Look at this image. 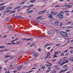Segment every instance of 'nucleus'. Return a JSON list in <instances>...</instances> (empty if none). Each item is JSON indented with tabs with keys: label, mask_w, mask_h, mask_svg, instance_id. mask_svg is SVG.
<instances>
[{
	"label": "nucleus",
	"mask_w": 73,
	"mask_h": 73,
	"mask_svg": "<svg viewBox=\"0 0 73 73\" xmlns=\"http://www.w3.org/2000/svg\"><path fill=\"white\" fill-rule=\"evenodd\" d=\"M60 35L62 36L63 37L66 38L68 37V34L65 31H61L60 32Z\"/></svg>",
	"instance_id": "nucleus-1"
},
{
	"label": "nucleus",
	"mask_w": 73,
	"mask_h": 73,
	"mask_svg": "<svg viewBox=\"0 0 73 73\" xmlns=\"http://www.w3.org/2000/svg\"><path fill=\"white\" fill-rule=\"evenodd\" d=\"M64 12H63V11H61L60 12V13L58 14L57 16H63L64 15L62 14H64Z\"/></svg>",
	"instance_id": "nucleus-2"
},
{
	"label": "nucleus",
	"mask_w": 73,
	"mask_h": 73,
	"mask_svg": "<svg viewBox=\"0 0 73 73\" xmlns=\"http://www.w3.org/2000/svg\"><path fill=\"white\" fill-rule=\"evenodd\" d=\"M53 33V31L52 30H49L47 32L48 35H50L51 34H52Z\"/></svg>",
	"instance_id": "nucleus-3"
},
{
	"label": "nucleus",
	"mask_w": 73,
	"mask_h": 73,
	"mask_svg": "<svg viewBox=\"0 0 73 73\" xmlns=\"http://www.w3.org/2000/svg\"><path fill=\"white\" fill-rule=\"evenodd\" d=\"M46 11V10L41 11L39 12L38 13V14L39 15H40V14H42V13H45V12Z\"/></svg>",
	"instance_id": "nucleus-4"
},
{
	"label": "nucleus",
	"mask_w": 73,
	"mask_h": 73,
	"mask_svg": "<svg viewBox=\"0 0 73 73\" xmlns=\"http://www.w3.org/2000/svg\"><path fill=\"white\" fill-rule=\"evenodd\" d=\"M47 15L48 16V18H50L51 19H52L53 18V17H52V15H50L49 14H47Z\"/></svg>",
	"instance_id": "nucleus-5"
},
{
	"label": "nucleus",
	"mask_w": 73,
	"mask_h": 73,
	"mask_svg": "<svg viewBox=\"0 0 73 73\" xmlns=\"http://www.w3.org/2000/svg\"><path fill=\"white\" fill-rule=\"evenodd\" d=\"M69 62V61L68 60H67L65 61V62H63L62 64H60L61 66H62L63 65H64L65 64H66V63H67Z\"/></svg>",
	"instance_id": "nucleus-6"
},
{
	"label": "nucleus",
	"mask_w": 73,
	"mask_h": 73,
	"mask_svg": "<svg viewBox=\"0 0 73 73\" xmlns=\"http://www.w3.org/2000/svg\"><path fill=\"white\" fill-rule=\"evenodd\" d=\"M52 45L51 44H46V45H44V48H46V47H47V46H49V45Z\"/></svg>",
	"instance_id": "nucleus-7"
},
{
	"label": "nucleus",
	"mask_w": 73,
	"mask_h": 73,
	"mask_svg": "<svg viewBox=\"0 0 73 73\" xmlns=\"http://www.w3.org/2000/svg\"><path fill=\"white\" fill-rule=\"evenodd\" d=\"M63 60L62 59H61L59 60L58 62V64H60V65H61V63H62V61Z\"/></svg>",
	"instance_id": "nucleus-8"
},
{
	"label": "nucleus",
	"mask_w": 73,
	"mask_h": 73,
	"mask_svg": "<svg viewBox=\"0 0 73 73\" xmlns=\"http://www.w3.org/2000/svg\"><path fill=\"white\" fill-rule=\"evenodd\" d=\"M63 62H64V61H66L68 60V59H67V58L66 57H64L63 58Z\"/></svg>",
	"instance_id": "nucleus-9"
},
{
	"label": "nucleus",
	"mask_w": 73,
	"mask_h": 73,
	"mask_svg": "<svg viewBox=\"0 0 73 73\" xmlns=\"http://www.w3.org/2000/svg\"><path fill=\"white\" fill-rule=\"evenodd\" d=\"M16 18L17 19H24V18L23 17H22L20 16H17L16 17Z\"/></svg>",
	"instance_id": "nucleus-10"
},
{
	"label": "nucleus",
	"mask_w": 73,
	"mask_h": 73,
	"mask_svg": "<svg viewBox=\"0 0 73 73\" xmlns=\"http://www.w3.org/2000/svg\"><path fill=\"white\" fill-rule=\"evenodd\" d=\"M23 65H21V66H19L18 68V70H21V68H23Z\"/></svg>",
	"instance_id": "nucleus-11"
},
{
	"label": "nucleus",
	"mask_w": 73,
	"mask_h": 73,
	"mask_svg": "<svg viewBox=\"0 0 73 73\" xmlns=\"http://www.w3.org/2000/svg\"><path fill=\"white\" fill-rule=\"evenodd\" d=\"M4 7H5V6L1 7V8H0V11H1V10L4 9H5V8Z\"/></svg>",
	"instance_id": "nucleus-12"
},
{
	"label": "nucleus",
	"mask_w": 73,
	"mask_h": 73,
	"mask_svg": "<svg viewBox=\"0 0 73 73\" xmlns=\"http://www.w3.org/2000/svg\"><path fill=\"white\" fill-rule=\"evenodd\" d=\"M69 60H70L71 61H73V57H70L68 58Z\"/></svg>",
	"instance_id": "nucleus-13"
},
{
	"label": "nucleus",
	"mask_w": 73,
	"mask_h": 73,
	"mask_svg": "<svg viewBox=\"0 0 73 73\" xmlns=\"http://www.w3.org/2000/svg\"><path fill=\"white\" fill-rule=\"evenodd\" d=\"M10 10H6L4 12V13H8L9 12H10Z\"/></svg>",
	"instance_id": "nucleus-14"
},
{
	"label": "nucleus",
	"mask_w": 73,
	"mask_h": 73,
	"mask_svg": "<svg viewBox=\"0 0 73 73\" xmlns=\"http://www.w3.org/2000/svg\"><path fill=\"white\" fill-rule=\"evenodd\" d=\"M12 9V7L11 6L8 7L7 8V9H8V10H9V9Z\"/></svg>",
	"instance_id": "nucleus-15"
},
{
	"label": "nucleus",
	"mask_w": 73,
	"mask_h": 73,
	"mask_svg": "<svg viewBox=\"0 0 73 73\" xmlns=\"http://www.w3.org/2000/svg\"><path fill=\"white\" fill-rule=\"evenodd\" d=\"M45 69V66H42L40 68V69H41V70H43V69Z\"/></svg>",
	"instance_id": "nucleus-16"
},
{
	"label": "nucleus",
	"mask_w": 73,
	"mask_h": 73,
	"mask_svg": "<svg viewBox=\"0 0 73 73\" xmlns=\"http://www.w3.org/2000/svg\"><path fill=\"white\" fill-rule=\"evenodd\" d=\"M54 23L55 24H59V21H56Z\"/></svg>",
	"instance_id": "nucleus-17"
},
{
	"label": "nucleus",
	"mask_w": 73,
	"mask_h": 73,
	"mask_svg": "<svg viewBox=\"0 0 73 73\" xmlns=\"http://www.w3.org/2000/svg\"><path fill=\"white\" fill-rule=\"evenodd\" d=\"M66 6L68 8H71V7H72V5H66Z\"/></svg>",
	"instance_id": "nucleus-18"
},
{
	"label": "nucleus",
	"mask_w": 73,
	"mask_h": 73,
	"mask_svg": "<svg viewBox=\"0 0 73 73\" xmlns=\"http://www.w3.org/2000/svg\"><path fill=\"white\" fill-rule=\"evenodd\" d=\"M33 12V10H30L28 11L27 12L28 13H32Z\"/></svg>",
	"instance_id": "nucleus-19"
},
{
	"label": "nucleus",
	"mask_w": 73,
	"mask_h": 73,
	"mask_svg": "<svg viewBox=\"0 0 73 73\" xmlns=\"http://www.w3.org/2000/svg\"><path fill=\"white\" fill-rule=\"evenodd\" d=\"M62 25H63L62 23V22L60 23L59 24L60 27H62Z\"/></svg>",
	"instance_id": "nucleus-20"
},
{
	"label": "nucleus",
	"mask_w": 73,
	"mask_h": 73,
	"mask_svg": "<svg viewBox=\"0 0 73 73\" xmlns=\"http://www.w3.org/2000/svg\"><path fill=\"white\" fill-rule=\"evenodd\" d=\"M33 56H35V57H37V56H38V55L37 54H33Z\"/></svg>",
	"instance_id": "nucleus-21"
},
{
	"label": "nucleus",
	"mask_w": 73,
	"mask_h": 73,
	"mask_svg": "<svg viewBox=\"0 0 73 73\" xmlns=\"http://www.w3.org/2000/svg\"><path fill=\"white\" fill-rule=\"evenodd\" d=\"M15 12L16 11H12L10 13V14H12V13H15Z\"/></svg>",
	"instance_id": "nucleus-22"
},
{
	"label": "nucleus",
	"mask_w": 73,
	"mask_h": 73,
	"mask_svg": "<svg viewBox=\"0 0 73 73\" xmlns=\"http://www.w3.org/2000/svg\"><path fill=\"white\" fill-rule=\"evenodd\" d=\"M48 64H48L47 66H52V64L48 62Z\"/></svg>",
	"instance_id": "nucleus-23"
},
{
	"label": "nucleus",
	"mask_w": 73,
	"mask_h": 73,
	"mask_svg": "<svg viewBox=\"0 0 73 73\" xmlns=\"http://www.w3.org/2000/svg\"><path fill=\"white\" fill-rule=\"evenodd\" d=\"M52 73H56L57 71H56L55 70H54L52 71Z\"/></svg>",
	"instance_id": "nucleus-24"
},
{
	"label": "nucleus",
	"mask_w": 73,
	"mask_h": 73,
	"mask_svg": "<svg viewBox=\"0 0 73 73\" xmlns=\"http://www.w3.org/2000/svg\"><path fill=\"white\" fill-rule=\"evenodd\" d=\"M34 6V5H30L28 7V8H31V7H32Z\"/></svg>",
	"instance_id": "nucleus-25"
},
{
	"label": "nucleus",
	"mask_w": 73,
	"mask_h": 73,
	"mask_svg": "<svg viewBox=\"0 0 73 73\" xmlns=\"http://www.w3.org/2000/svg\"><path fill=\"white\" fill-rule=\"evenodd\" d=\"M72 23V21L70 22V21H68L67 23V24H71Z\"/></svg>",
	"instance_id": "nucleus-26"
},
{
	"label": "nucleus",
	"mask_w": 73,
	"mask_h": 73,
	"mask_svg": "<svg viewBox=\"0 0 73 73\" xmlns=\"http://www.w3.org/2000/svg\"><path fill=\"white\" fill-rule=\"evenodd\" d=\"M54 31H56V32H57V33H58V32L59 31H58V29H55Z\"/></svg>",
	"instance_id": "nucleus-27"
},
{
	"label": "nucleus",
	"mask_w": 73,
	"mask_h": 73,
	"mask_svg": "<svg viewBox=\"0 0 73 73\" xmlns=\"http://www.w3.org/2000/svg\"><path fill=\"white\" fill-rule=\"evenodd\" d=\"M62 72H63V73H64V70H62L60 71L59 73H61Z\"/></svg>",
	"instance_id": "nucleus-28"
},
{
	"label": "nucleus",
	"mask_w": 73,
	"mask_h": 73,
	"mask_svg": "<svg viewBox=\"0 0 73 73\" xmlns=\"http://www.w3.org/2000/svg\"><path fill=\"white\" fill-rule=\"evenodd\" d=\"M11 57V56L10 55H8V56H5V58H7V57Z\"/></svg>",
	"instance_id": "nucleus-29"
},
{
	"label": "nucleus",
	"mask_w": 73,
	"mask_h": 73,
	"mask_svg": "<svg viewBox=\"0 0 73 73\" xmlns=\"http://www.w3.org/2000/svg\"><path fill=\"white\" fill-rule=\"evenodd\" d=\"M36 0H34L33 1H30V3H33V2H35V1H36Z\"/></svg>",
	"instance_id": "nucleus-30"
},
{
	"label": "nucleus",
	"mask_w": 73,
	"mask_h": 73,
	"mask_svg": "<svg viewBox=\"0 0 73 73\" xmlns=\"http://www.w3.org/2000/svg\"><path fill=\"white\" fill-rule=\"evenodd\" d=\"M58 52H55L54 54H55V55H57V54H58Z\"/></svg>",
	"instance_id": "nucleus-31"
},
{
	"label": "nucleus",
	"mask_w": 73,
	"mask_h": 73,
	"mask_svg": "<svg viewBox=\"0 0 73 73\" xmlns=\"http://www.w3.org/2000/svg\"><path fill=\"white\" fill-rule=\"evenodd\" d=\"M42 17H41V16H40L38 17L37 18V19H41Z\"/></svg>",
	"instance_id": "nucleus-32"
},
{
	"label": "nucleus",
	"mask_w": 73,
	"mask_h": 73,
	"mask_svg": "<svg viewBox=\"0 0 73 73\" xmlns=\"http://www.w3.org/2000/svg\"><path fill=\"white\" fill-rule=\"evenodd\" d=\"M9 28H12V26L11 25H9Z\"/></svg>",
	"instance_id": "nucleus-33"
},
{
	"label": "nucleus",
	"mask_w": 73,
	"mask_h": 73,
	"mask_svg": "<svg viewBox=\"0 0 73 73\" xmlns=\"http://www.w3.org/2000/svg\"><path fill=\"white\" fill-rule=\"evenodd\" d=\"M5 46H0V48H5Z\"/></svg>",
	"instance_id": "nucleus-34"
},
{
	"label": "nucleus",
	"mask_w": 73,
	"mask_h": 73,
	"mask_svg": "<svg viewBox=\"0 0 73 73\" xmlns=\"http://www.w3.org/2000/svg\"><path fill=\"white\" fill-rule=\"evenodd\" d=\"M68 69H65L64 70H63V72H66V71H67Z\"/></svg>",
	"instance_id": "nucleus-35"
},
{
	"label": "nucleus",
	"mask_w": 73,
	"mask_h": 73,
	"mask_svg": "<svg viewBox=\"0 0 73 73\" xmlns=\"http://www.w3.org/2000/svg\"><path fill=\"white\" fill-rule=\"evenodd\" d=\"M53 56H54V57L53 58H55V57H58V56H57V55H53Z\"/></svg>",
	"instance_id": "nucleus-36"
},
{
	"label": "nucleus",
	"mask_w": 73,
	"mask_h": 73,
	"mask_svg": "<svg viewBox=\"0 0 73 73\" xmlns=\"http://www.w3.org/2000/svg\"><path fill=\"white\" fill-rule=\"evenodd\" d=\"M55 69H57L58 70H60V68L58 67L56 68Z\"/></svg>",
	"instance_id": "nucleus-37"
},
{
	"label": "nucleus",
	"mask_w": 73,
	"mask_h": 73,
	"mask_svg": "<svg viewBox=\"0 0 73 73\" xmlns=\"http://www.w3.org/2000/svg\"><path fill=\"white\" fill-rule=\"evenodd\" d=\"M26 2V1H24L23 2L21 3V4H24Z\"/></svg>",
	"instance_id": "nucleus-38"
},
{
	"label": "nucleus",
	"mask_w": 73,
	"mask_h": 73,
	"mask_svg": "<svg viewBox=\"0 0 73 73\" xmlns=\"http://www.w3.org/2000/svg\"><path fill=\"white\" fill-rule=\"evenodd\" d=\"M54 11L52 12V11L51 13V15H53V14H54Z\"/></svg>",
	"instance_id": "nucleus-39"
},
{
	"label": "nucleus",
	"mask_w": 73,
	"mask_h": 73,
	"mask_svg": "<svg viewBox=\"0 0 73 73\" xmlns=\"http://www.w3.org/2000/svg\"><path fill=\"white\" fill-rule=\"evenodd\" d=\"M60 44H56V46H60Z\"/></svg>",
	"instance_id": "nucleus-40"
},
{
	"label": "nucleus",
	"mask_w": 73,
	"mask_h": 73,
	"mask_svg": "<svg viewBox=\"0 0 73 73\" xmlns=\"http://www.w3.org/2000/svg\"><path fill=\"white\" fill-rule=\"evenodd\" d=\"M64 53L68 52V49H67V50H65V51H64Z\"/></svg>",
	"instance_id": "nucleus-41"
},
{
	"label": "nucleus",
	"mask_w": 73,
	"mask_h": 73,
	"mask_svg": "<svg viewBox=\"0 0 73 73\" xmlns=\"http://www.w3.org/2000/svg\"><path fill=\"white\" fill-rule=\"evenodd\" d=\"M7 45H11V43H7Z\"/></svg>",
	"instance_id": "nucleus-42"
},
{
	"label": "nucleus",
	"mask_w": 73,
	"mask_h": 73,
	"mask_svg": "<svg viewBox=\"0 0 73 73\" xmlns=\"http://www.w3.org/2000/svg\"><path fill=\"white\" fill-rule=\"evenodd\" d=\"M35 44L33 43L32 44L30 45V46H34L35 45Z\"/></svg>",
	"instance_id": "nucleus-43"
},
{
	"label": "nucleus",
	"mask_w": 73,
	"mask_h": 73,
	"mask_svg": "<svg viewBox=\"0 0 73 73\" xmlns=\"http://www.w3.org/2000/svg\"><path fill=\"white\" fill-rule=\"evenodd\" d=\"M50 52H48L47 53V56H49V55H50Z\"/></svg>",
	"instance_id": "nucleus-44"
},
{
	"label": "nucleus",
	"mask_w": 73,
	"mask_h": 73,
	"mask_svg": "<svg viewBox=\"0 0 73 73\" xmlns=\"http://www.w3.org/2000/svg\"><path fill=\"white\" fill-rule=\"evenodd\" d=\"M38 52H41V49L39 48L38 49Z\"/></svg>",
	"instance_id": "nucleus-45"
},
{
	"label": "nucleus",
	"mask_w": 73,
	"mask_h": 73,
	"mask_svg": "<svg viewBox=\"0 0 73 73\" xmlns=\"http://www.w3.org/2000/svg\"><path fill=\"white\" fill-rule=\"evenodd\" d=\"M66 16H69V13H66Z\"/></svg>",
	"instance_id": "nucleus-46"
},
{
	"label": "nucleus",
	"mask_w": 73,
	"mask_h": 73,
	"mask_svg": "<svg viewBox=\"0 0 73 73\" xmlns=\"http://www.w3.org/2000/svg\"><path fill=\"white\" fill-rule=\"evenodd\" d=\"M73 27L72 26H69L68 27H67V28H72Z\"/></svg>",
	"instance_id": "nucleus-47"
},
{
	"label": "nucleus",
	"mask_w": 73,
	"mask_h": 73,
	"mask_svg": "<svg viewBox=\"0 0 73 73\" xmlns=\"http://www.w3.org/2000/svg\"><path fill=\"white\" fill-rule=\"evenodd\" d=\"M19 43H20V42L18 41V42H17L16 44H19Z\"/></svg>",
	"instance_id": "nucleus-48"
},
{
	"label": "nucleus",
	"mask_w": 73,
	"mask_h": 73,
	"mask_svg": "<svg viewBox=\"0 0 73 73\" xmlns=\"http://www.w3.org/2000/svg\"><path fill=\"white\" fill-rule=\"evenodd\" d=\"M66 31L67 32H70V30H66Z\"/></svg>",
	"instance_id": "nucleus-49"
},
{
	"label": "nucleus",
	"mask_w": 73,
	"mask_h": 73,
	"mask_svg": "<svg viewBox=\"0 0 73 73\" xmlns=\"http://www.w3.org/2000/svg\"><path fill=\"white\" fill-rule=\"evenodd\" d=\"M5 73H10V71H7V72H5Z\"/></svg>",
	"instance_id": "nucleus-50"
},
{
	"label": "nucleus",
	"mask_w": 73,
	"mask_h": 73,
	"mask_svg": "<svg viewBox=\"0 0 73 73\" xmlns=\"http://www.w3.org/2000/svg\"><path fill=\"white\" fill-rule=\"evenodd\" d=\"M47 49H48V50H49V49H50V47H47Z\"/></svg>",
	"instance_id": "nucleus-51"
},
{
	"label": "nucleus",
	"mask_w": 73,
	"mask_h": 73,
	"mask_svg": "<svg viewBox=\"0 0 73 73\" xmlns=\"http://www.w3.org/2000/svg\"><path fill=\"white\" fill-rule=\"evenodd\" d=\"M50 70H47L46 72V73H48V72H49L50 71Z\"/></svg>",
	"instance_id": "nucleus-52"
},
{
	"label": "nucleus",
	"mask_w": 73,
	"mask_h": 73,
	"mask_svg": "<svg viewBox=\"0 0 73 73\" xmlns=\"http://www.w3.org/2000/svg\"><path fill=\"white\" fill-rule=\"evenodd\" d=\"M73 50L70 51V53H73Z\"/></svg>",
	"instance_id": "nucleus-53"
},
{
	"label": "nucleus",
	"mask_w": 73,
	"mask_h": 73,
	"mask_svg": "<svg viewBox=\"0 0 73 73\" xmlns=\"http://www.w3.org/2000/svg\"><path fill=\"white\" fill-rule=\"evenodd\" d=\"M49 57V56L48 55H47L46 56V58H45V60H46L47 58H48Z\"/></svg>",
	"instance_id": "nucleus-54"
},
{
	"label": "nucleus",
	"mask_w": 73,
	"mask_h": 73,
	"mask_svg": "<svg viewBox=\"0 0 73 73\" xmlns=\"http://www.w3.org/2000/svg\"><path fill=\"white\" fill-rule=\"evenodd\" d=\"M69 53H66L65 54V55H66V56H68L69 55Z\"/></svg>",
	"instance_id": "nucleus-55"
},
{
	"label": "nucleus",
	"mask_w": 73,
	"mask_h": 73,
	"mask_svg": "<svg viewBox=\"0 0 73 73\" xmlns=\"http://www.w3.org/2000/svg\"><path fill=\"white\" fill-rule=\"evenodd\" d=\"M59 7V5H56L55 6V7L56 8H57V7Z\"/></svg>",
	"instance_id": "nucleus-56"
},
{
	"label": "nucleus",
	"mask_w": 73,
	"mask_h": 73,
	"mask_svg": "<svg viewBox=\"0 0 73 73\" xmlns=\"http://www.w3.org/2000/svg\"><path fill=\"white\" fill-rule=\"evenodd\" d=\"M56 61V59H54L52 60V61H53V62Z\"/></svg>",
	"instance_id": "nucleus-57"
},
{
	"label": "nucleus",
	"mask_w": 73,
	"mask_h": 73,
	"mask_svg": "<svg viewBox=\"0 0 73 73\" xmlns=\"http://www.w3.org/2000/svg\"><path fill=\"white\" fill-rule=\"evenodd\" d=\"M15 58V57H14L13 56H12L11 58V59H13V58Z\"/></svg>",
	"instance_id": "nucleus-58"
},
{
	"label": "nucleus",
	"mask_w": 73,
	"mask_h": 73,
	"mask_svg": "<svg viewBox=\"0 0 73 73\" xmlns=\"http://www.w3.org/2000/svg\"><path fill=\"white\" fill-rule=\"evenodd\" d=\"M50 68H51V67H48V69H50Z\"/></svg>",
	"instance_id": "nucleus-59"
},
{
	"label": "nucleus",
	"mask_w": 73,
	"mask_h": 73,
	"mask_svg": "<svg viewBox=\"0 0 73 73\" xmlns=\"http://www.w3.org/2000/svg\"><path fill=\"white\" fill-rule=\"evenodd\" d=\"M4 70H5V71L7 70V68H4Z\"/></svg>",
	"instance_id": "nucleus-60"
},
{
	"label": "nucleus",
	"mask_w": 73,
	"mask_h": 73,
	"mask_svg": "<svg viewBox=\"0 0 73 73\" xmlns=\"http://www.w3.org/2000/svg\"><path fill=\"white\" fill-rule=\"evenodd\" d=\"M4 50H5V51H7V50H8V49L7 48L4 49Z\"/></svg>",
	"instance_id": "nucleus-61"
},
{
	"label": "nucleus",
	"mask_w": 73,
	"mask_h": 73,
	"mask_svg": "<svg viewBox=\"0 0 73 73\" xmlns=\"http://www.w3.org/2000/svg\"><path fill=\"white\" fill-rule=\"evenodd\" d=\"M70 49H73V47H70Z\"/></svg>",
	"instance_id": "nucleus-62"
},
{
	"label": "nucleus",
	"mask_w": 73,
	"mask_h": 73,
	"mask_svg": "<svg viewBox=\"0 0 73 73\" xmlns=\"http://www.w3.org/2000/svg\"><path fill=\"white\" fill-rule=\"evenodd\" d=\"M60 55L61 56H64V53H62V54H61Z\"/></svg>",
	"instance_id": "nucleus-63"
},
{
	"label": "nucleus",
	"mask_w": 73,
	"mask_h": 73,
	"mask_svg": "<svg viewBox=\"0 0 73 73\" xmlns=\"http://www.w3.org/2000/svg\"><path fill=\"white\" fill-rule=\"evenodd\" d=\"M71 25H72V26H73V22L71 24Z\"/></svg>",
	"instance_id": "nucleus-64"
}]
</instances>
